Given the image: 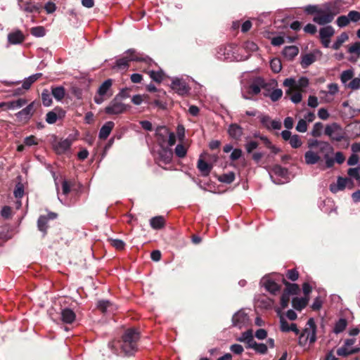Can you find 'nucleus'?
<instances>
[{
  "mask_svg": "<svg viewBox=\"0 0 360 360\" xmlns=\"http://www.w3.org/2000/svg\"><path fill=\"white\" fill-rule=\"evenodd\" d=\"M308 340L311 344L314 343L316 340V325L313 318L308 320L305 328L300 333L298 341L299 345L304 346Z\"/></svg>",
  "mask_w": 360,
  "mask_h": 360,
  "instance_id": "2",
  "label": "nucleus"
},
{
  "mask_svg": "<svg viewBox=\"0 0 360 360\" xmlns=\"http://www.w3.org/2000/svg\"><path fill=\"white\" fill-rule=\"evenodd\" d=\"M112 80L111 79H106L99 86L97 91V95L94 97V101L97 104H101L105 100L110 98L112 95L111 86Z\"/></svg>",
  "mask_w": 360,
  "mask_h": 360,
  "instance_id": "4",
  "label": "nucleus"
},
{
  "mask_svg": "<svg viewBox=\"0 0 360 360\" xmlns=\"http://www.w3.org/2000/svg\"><path fill=\"white\" fill-rule=\"evenodd\" d=\"M256 352L264 354L267 352L268 348L267 346L264 343H257L255 345L254 349Z\"/></svg>",
  "mask_w": 360,
  "mask_h": 360,
  "instance_id": "56",
  "label": "nucleus"
},
{
  "mask_svg": "<svg viewBox=\"0 0 360 360\" xmlns=\"http://www.w3.org/2000/svg\"><path fill=\"white\" fill-rule=\"evenodd\" d=\"M228 132L233 139H238L243 134V129L237 124H231L229 127Z\"/></svg>",
  "mask_w": 360,
  "mask_h": 360,
  "instance_id": "32",
  "label": "nucleus"
},
{
  "mask_svg": "<svg viewBox=\"0 0 360 360\" xmlns=\"http://www.w3.org/2000/svg\"><path fill=\"white\" fill-rule=\"evenodd\" d=\"M304 160L306 164L314 165L319 162L321 156L319 153L315 152L313 150H309L304 154Z\"/></svg>",
  "mask_w": 360,
  "mask_h": 360,
  "instance_id": "25",
  "label": "nucleus"
},
{
  "mask_svg": "<svg viewBox=\"0 0 360 360\" xmlns=\"http://www.w3.org/2000/svg\"><path fill=\"white\" fill-rule=\"evenodd\" d=\"M283 85L286 87H295L301 91L309 85V79L307 77H302L297 81L292 78H287L283 82Z\"/></svg>",
  "mask_w": 360,
  "mask_h": 360,
  "instance_id": "10",
  "label": "nucleus"
},
{
  "mask_svg": "<svg viewBox=\"0 0 360 360\" xmlns=\"http://www.w3.org/2000/svg\"><path fill=\"white\" fill-rule=\"evenodd\" d=\"M169 132L170 131L166 127L160 126L157 127L155 135L160 144L162 146L166 143Z\"/></svg>",
  "mask_w": 360,
  "mask_h": 360,
  "instance_id": "23",
  "label": "nucleus"
},
{
  "mask_svg": "<svg viewBox=\"0 0 360 360\" xmlns=\"http://www.w3.org/2000/svg\"><path fill=\"white\" fill-rule=\"evenodd\" d=\"M76 316H58L57 319H53L54 321L61 324H71L76 320Z\"/></svg>",
  "mask_w": 360,
  "mask_h": 360,
  "instance_id": "44",
  "label": "nucleus"
},
{
  "mask_svg": "<svg viewBox=\"0 0 360 360\" xmlns=\"http://www.w3.org/2000/svg\"><path fill=\"white\" fill-rule=\"evenodd\" d=\"M335 30L331 26H326L319 30L320 39L324 47L328 48L330 43V38L333 36Z\"/></svg>",
  "mask_w": 360,
  "mask_h": 360,
  "instance_id": "11",
  "label": "nucleus"
},
{
  "mask_svg": "<svg viewBox=\"0 0 360 360\" xmlns=\"http://www.w3.org/2000/svg\"><path fill=\"white\" fill-rule=\"evenodd\" d=\"M122 96V93H119L105 108V112L110 115H120L124 113L127 109L126 105L122 101H120V96Z\"/></svg>",
  "mask_w": 360,
  "mask_h": 360,
  "instance_id": "3",
  "label": "nucleus"
},
{
  "mask_svg": "<svg viewBox=\"0 0 360 360\" xmlns=\"http://www.w3.org/2000/svg\"><path fill=\"white\" fill-rule=\"evenodd\" d=\"M322 153L323 154L326 167L328 168L332 167L335 163V160L332 158V155L333 153V148L332 147L331 150L324 151Z\"/></svg>",
  "mask_w": 360,
  "mask_h": 360,
  "instance_id": "37",
  "label": "nucleus"
},
{
  "mask_svg": "<svg viewBox=\"0 0 360 360\" xmlns=\"http://www.w3.org/2000/svg\"><path fill=\"white\" fill-rule=\"evenodd\" d=\"M325 134L331 139L337 141H340L343 139L342 129L336 123L327 125L325 129Z\"/></svg>",
  "mask_w": 360,
  "mask_h": 360,
  "instance_id": "9",
  "label": "nucleus"
},
{
  "mask_svg": "<svg viewBox=\"0 0 360 360\" xmlns=\"http://www.w3.org/2000/svg\"><path fill=\"white\" fill-rule=\"evenodd\" d=\"M148 95H135L132 97L131 101L135 105H140L144 100L148 99Z\"/></svg>",
  "mask_w": 360,
  "mask_h": 360,
  "instance_id": "58",
  "label": "nucleus"
},
{
  "mask_svg": "<svg viewBox=\"0 0 360 360\" xmlns=\"http://www.w3.org/2000/svg\"><path fill=\"white\" fill-rule=\"evenodd\" d=\"M349 23V19L347 15H341L337 19V24L339 27H342L347 26Z\"/></svg>",
  "mask_w": 360,
  "mask_h": 360,
  "instance_id": "59",
  "label": "nucleus"
},
{
  "mask_svg": "<svg viewBox=\"0 0 360 360\" xmlns=\"http://www.w3.org/2000/svg\"><path fill=\"white\" fill-rule=\"evenodd\" d=\"M114 126H115V124L112 121L105 122L100 129L99 138L101 139H106L108 138V136L110 135Z\"/></svg>",
  "mask_w": 360,
  "mask_h": 360,
  "instance_id": "27",
  "label": "nucleus"
},
{
  "mask_svg": "<svg viewBox=\"0 0 360 360\" xmlns=\"http://www.w3.org/2000/svg\"><path fill=\"white\" fill-rule=\"evenodd\" d=\"M283 283L285 285L286 288L285 289V292H288L290 295H297L300 291V287L296 283H290L285 280H283Z\"/></svg>",
  "mask_w": 360,
  "mask_h": 360,
  "instance_id": "36",
  "label": "nucleus"
},
{
  "mask_svg": "<svg viewBox=\"0 0 360 360\" xmlns=\"http://www.w3.org/2000/svg\"><path fill=\"white\" fill-rule=\"evenodd\" d=\"M52 95L56 100L60 101L65 96V89L63 86L52 88Z\"/></svg>",
  "mask_w": 360,
  "mask_h": 360,
  "instance_id": "39",
  "label": "nucleus"
},
{
  "mask_svg": "<svg viewBox=\"0 0 360 360\" xmlns=\"http://www.w3.org/2000/svg\"><path fill=\"white\" fill-rule=\"evenodd\" d=\"M30 33L36 37H41L45 35L46 31H45V29L44 27L37 26V27H32L30 30Z\"/></svg>",
  "mask_w": 360,
  "mask_h": 360,
  "instance_id": "45",
  "label": "nucleus"
},
{
  "mask_svg": "<svg viewBox=\"0 0 360 360\" xmlns=\"http://www.w3.org/2000/svg\"><path fill=\"white\" fill-rule=\"evenodd\" d=\"M245 316H232V323L233 326L236 327H238L239 328H241L242 324L245 321Z\"/></svg>",
  "mask_w": 360,
  "mask_h": 360,
  "instance_id": "57",
  "label": "nucleus"
},
{
  "mask_svg": "<svg viewBox=\"0 0 360 360\" xmlns=\"http://www.w3.org/2000/svg\"><path fill=\"white\" fill-rule=\"evenodd\" d=\"M150 78L156 82L160 83L164 78V73L162 71H150L148 72Z\"/></svg>",
  "mask_w": 360,
  "mask_h": 360,
  "instance_id": "43",
  "label": "nucleus"
},
{
  "mask_svg": "<svg viewBox=\"0 0 360 360\" xmlns=\"http://www.w3.org/2000/svg\"><path fill=\"white\" fill-rule=\"evenodd\" d=\"M308 147L310 150L317 148L319 153H321L324 151H329L332 150V146L326 141H321L318 140H314L308 143Z\"/></svg>",
  "mask_w": 360,
  "mask_h": 360,
  "instance_id": "14",
  "label": "nucleus"
},
{
  "mask_svg": "<svg viewBox=\"0 0 360 360\" xmlns=\"http://www.w3.org/2000/svg\"><path fill=\"white\" fill-rule=\"evenodd\" d=\"M252 335V330L249 329L241 334V336L237 339L238 341L245 342Z\"/></svg>",
  "mask_w": 360,
  "mask_h": 360,
  "instance_id": "64",
  "label": "nucleus"
},
{
  "mask_svg": "<svg viewBox=\"0 0 360 360\" xmlns=\"http://www.w3.org/2000/svg\"><path fill=\"white\" fill-rule=\"evenodd\" d=\"M309 302V298L305 297H295L292 300V305L296 310L301 311L304 309Z\"/></svg>",
  "mask_w": 360,
  "mask_h": 360,
  "instance_id": "28",
  "label": "nucleus"
},
{
  "mask_svg": "<svg viewBox=\"0 0 360 360\" xmlns=\"http://www.w3.org/2000/svg\"><path fill=\"white\" fill-rule=\"evenodd\" d=\"M41 73H37L30 76L23 82L22 88L24 90H28L30 88L31 85L38 79H39L41 77Z\"/></svg>",
  "mask_w": 360,
  "mask_h": 360,
  "instance_id": "34",
  "label": "nucleus"
},
{
  "mask_svg": "<svg viewBox=\"0 0 360 360\" xmlns=\"http://www.w3.org/2000/svg\"><path fill=\"white\" fill-rule=\"evenodd\" d=\"M275 174L281 176H285L287 174V170L279 165H275L272 169Z\"/></svg>",
  "mask_w": 360,
  "mask_h": 360,
  "instance_id": "61",
  "label": "nucleus"
},
{
  "mask_svg": "<svg viewBox=\"0 0 360 360\" xmlns=\"http://www.w3.org/2000/svg\"><path fill=\"white\" fill-rule=\"evenodd\" d=\"M353 72L352 70H345V71H343L341 74V77H340V79H341V82L346 84L347 82L349 80H351L353 77Z\"/></svg>",
  "mask_w": 360,
  "mask_h": 360,
  "instance_id": "49",
  "label": "nucleus"
},
{
  "mask_svg": "<svg viewBox=\"0 0 360 360\" xmlns=\"http://www.w3.org/2000/svg\"><path fill=\"white\" fill-rule=\"evenodd\" d=\"M302 91L292 86L288 87L285 93L289 96L292 102L294 103H299L302 99Z\"/></svg>",
  "mask_w": 360,
  "mask_h": 360,
  "instance_id": "17",
  "label": "nucleus"
},
{
  "mask_svg": "<svg viewBox=\"0 0 360 360\" xmlns=\"http://www.w3.org/2000/svg\"><path fill=\"white\" fill-rule=\"evenodd\" d=\"M335 15L336 13L333 12L329 6H325L314 15L313 21L319 25H326L332 22Z\"/></svg>",
  "mask_w": 360,
  "mask_h": 360,
  "instance_id": "6",
  "label": "nucleus"
},
{
  "mask_svg": "<svg viewBox=\"0 0 360 360\" xmlns=\"http://www.w3.org/2000/svg\"><path fill=\"white\" fill-rule=\"evenodd\" d=\"M171 88L179 95L187 94L189 87L185 82L179 79H175L171 84Z\"/></svg>",
  "mask_w": 360,
  "mask_h": 360,
  "instance_id": "13",
  "label": "nucleus"
},
{
  "mask_svg": "<svg viewBox=\"0 0 360 360\" xmlns=\"http://www.w3.org/2000/svg\"><path fill=\"white\" fill-rule=\"evenodd\" d=\"M347 16L349 19V22H358L360 20V12L352 11L349 12Z\"/></svg>",
  "mask_w": 360,
  "mask_h": 360,
  "instance_id": "60",
  "label": "nucleus"
},
{
  "mask_svg": "<svg viewBox=\"0 0 360 360\" xmlns=\"http://www.w3.org/2000/svg\"><path fill=\"white\" fill-rule=\"evenodd\" d=\"M197 167L202 176H207L210 174V173L212 169V165L207 163L202 158V155H201L198 161Z\"/></svg>",
  "mask_w": 360,
  "mask_h": 360,
  "instance_id": "26",
  "label": "nucleus"
},
{
  "mask_svg": "<svg viewBox=\"0 0 360 360\" xmlns=\"http://www.w3.org/2000/svg\"><path fill=\"white\" fill-rule=\"evenodd\" d=\"M165 220L162 216L153 217L150 220V225L154 229H160L165 226Z\"/></svg>",
  "mask_w": 360,
  "mask_h": 360,
  "instance_id": "31",
  "label": "nucleus"
},
{
  "mask_svg": "<svg viewBox=\"0 0 360 360\" xmlns=\"http://www.w3.org/2000/svg\"><path fill=\"white\" fill-rule=\"evenodd\" d=\"M347 86L353 90L359 89L360 87V78H354Z\"/></svg>",
  "mask_w": 360,
  "mask_h": 360,
  "instance_id": "63",
  "label": "nucleus"
},
{
  "mask_svg": "<svg viewBox=\"0 0 360 360\" xmlns=\"http://www.w3.org/2000/svg\"><path fill=\"white\" fill-rule=\"evenodd\" d=\"M323 129V124L321 122H316L314 124L311 135L314 137H319L321 134V131Z\"/></svg>",
  "mask_w": 360,
  "mask_h": 360,
  "instance_id": "51",
  "label": "nucleus"
},
{
  "mask_svg": "<svg viewBox=\"0 0 360 360\" xmlns=\"http://www.w3.org/2000/svg\"><path fill=\"white\" fill-rule=\"evenodd\" d=\"M345 188H352L353 181L349 178H342L341 176L338 178L336 183L332 184L330 186V191L334 193L342 191Z\"/></svg>",
  "mask_w": 360,
  "mask_h": 360,
  "instance_id": "7",
  "label": "nucleus"
},
{
  "mask_svg": "<svg viewBox=\"0 0 360 360\" xmlns=\"http://www.w3.org/2000/svg\"><path fill=\"white\" fill-rule=\"evenodd\" d=\"M321 100L325 103H330L333 101V96L328 91L321 90L319 92Z\"/></svg>",
  "mask_w": 360,
  "mask_h": 360,
  "instance_id": "55",
  "label": "nucleus"
},
{
  "mask_svg": "<svg viewBox=\"0 0 360 360\" xmlns=\"http://www.w3.org/2000/svg\"><path fill=\"white\" fill-rule=\"evenodd\" d=\"M289 143L293 148H299L302 146L303 142L300 136L297 134L292 135V138L289 141Z\"/></svg>",
  "mask_w": 360,
  "mask_h": 360,
  "instance_id": "42",
  "label": "nucleus"
},
{
  "mask_svg": "<svg viewBox=\"0 0 360 360\" xmlns=\"http://www.w3.org/2000/svg\"><path fill=\"white\" fill-rule=\"evenodd\" d=\"M143 58L139 57L136 51L134 49H129L125 53L123 57L116 60L115 65L114 68H117L120 70L127 69L129 66L130 61H141Z\"/></svg>",
  "mask_w": 360,
  "mask_h": 360,
  "instance_id": "5",
  "label": "nucleus"
},
{
  "mask_svg": "<svg viewBox=\"0 0 360 360\" xmlns=\"http://www.w3.org/2000/svg\"><path fill=\"white\" fill-rule=\"evenodd\" d=\"M27 103V101L25 98H19L16 101L10 102H2L0 103V108L6 107L8 110H14L20 108Z\"/></svg>",
  "mask_w": 360,
  "mask_h": 360,
  "instance_id": "18",
  "label": "nucleus"
},
{
  "mask_svg": "<svg viewBox=\"0 0 360 360\" xmlns=\"http://www.w3.org/2000/svg\"><path fill=\"white\" fill-rule=\"evenodd\" d=\"M110 242L111 245L117 250H122L124 248L125 244L122 240L111 239L110 240Z\"/></svg>",
  "mask_w": 360,
  "mask_h": 360,
  "instance_id": "54",
  "label": "nucleus"
},
{
  "mask_svg": "<svg viewBox=\"0 0 360 360\" xmlns=\"http://www.w3.org/2000/svg\"><path fill=\"white\" fill-rule=\"evenodd\" d=\"M64 115L65 112L61 109H55L54 111H50L46 114V121L49 124H54L58 118L63 117Z\"/></svg>",
  "mask_w": 360,
  "mask_h": 360,
  "instance_id": "22",
  "label": "nucleus"
},
{
  "mask_svg": "<svg viewBox=\"0 0 360 360\" xmlns=\"http://www.w3.org/2000/svg\"><path fill=\"white\" fill-rule=\"evenodd\" d=\"M299 53V49L296 46H286L283 51V54L288 60H292Z\"/></svg>",
  "mask_w": 360,
  "mask_h": 360,
  "instance_id": "29",
  "label": "nucleus"
},
{
  "mask_svg": "<svg viewBox=\"0 0 360 360\" xmlns=\"http://www.w3.org/2000/svg\"><path fill=\"white\" fill-rule=\"evenodd\" d=\"M71 144V141L66 139L55 142L53 144V148L57 153L61 154L68 150L70 148Z\"/></svg>",
  "mask_w": 360,
  "mask_h": 360,
  "instance_id": "20",
  "label": "nucleus"
},
{
  "mask_svg": "<svg viewBox=\"0 0 360 360\" xmlns=\"http://www.w3.org/2000/svg\"><path fill=\"white\" fill-rule=\"evenodd\" d=\"M25 36L20 30H15L8 34V41L11 44H18L23 42Z\"/></svg>",
  "mask_w": 360,
  "mask_h": 360,
  "instance_id": "21",
  "label": "nucleus"
},
{
  "mask_svg": "<svg viewBox=\"0 0 360 360\" xmlns=\"http://www.w3.org/2000/svg\"><path fill=\"white\" fill-rule=\"evenodd\" d=\"M98 309L102 314H115L117 307L108 301H100L97 304Z\"/></svg>",
  "mask_w": 360,
  "mask_h": 360,
  "instance_id": "15",
  "label": "nucleus"
},
{
  "mask_svg": "<svg viewBox=\"0 0 360 360\" xmlns=\"http://www.w3.org/2000/svg\"><path fill=\"white\" fill-rule=\"evenodd\" d=\"M279 317H280L281 331L285 332V333L292 331L296 335L300 334V330L297 328V325L295 323L289 324L288 322L285 320V316H279Z\"/></svg>",
  "mask_w": 360,
  "mask_h": 360,
  "instance_id": "19",
  "label": "nucleus"
},
{
  "mask_svg": "<svg viewBox=\"0 0 360 360\" xmlns=\"http://www.w3.org/2000/svg\"><path fill=\"white\" fill-rule=\"evenodd\" d=\"M271 68L273 72L278 73L281 70L282 64L278 58H274L270 63Z\"/></svg>",
  "mask_w": 360,
  "mask_h": 360,
  "instance_id": "46",
  "label": "nucleus"
},
{
  "mask_svg": "<svg viewBox=\"0 0 360 360\" xmlns=\"http://www.w3.org/2000/svg\"><path fill=\"white\" fill-rule=\"evenodd\" d=\"M235 179V174L233 172L224 174L218 176V180L226 184H231Z\"/></svg>",
  "mask_w": 360,
  "mask_h": 360,
  "instance_id": "38",
  "label": "nucleus"
},
{
  "mask_svg": "<svg viewBox=\"0 0 360 360\" xmlns=\"http://www.w3.org/2000/svg\"><path fill=\"white\" fill-rule=\"evenodd\" d=\"M265 289L271 294H276L278 292L281 288L280 286L272 280H266L263 283Z\"/></svg>",
  "mask_w": 360,
  "mask_h": 360,
  "instance_id": "30",
  "label": "nucleus"
},
{
  "mask_svg": "<svg viewBox=\"0 0 360 360\" xmlns=\"http://www.w3.org/2000/svg\"><path fill=\"white\" fill-rule=\"evenodd\" d=\"M140 339V331L136 328L125 330L122 335L121 349L127 356L132 355L137 349V343Z\"/></svg>",
  "mask_w": 360,
  "mask_h": 360,
  "instance_id": "1",
  "label": "nucleus"
},
{
  "mask_svg": "<svg viewBox=\"0 0 360 360\" xmlns=\"http://www.w3.org/2000/svg\"><path fill=\"white\" fill-rule=\"evenodd\" d=\"M48 219L46 217L41 216L37 221L38 228L41 231L46 232L47 229Z\"/></svg>",
  "mask_w": 360,
  "mask_h": 360,
  "instance_id": "50",
  "label": "nucleus"
},
{
  "mask_svg": "<svg viewBox=\"0 0 360 360\" xmlns=\"http://www.w3.org/2000/svg\"><path fill=\"white\" fill-rule=\"evenodd\" d=\"M18 5L21 9L28 13L39 12L41 8L32 0H18Z\"/></svg>",
  "mask_w": 360,
  "mask_h": 360,
  "instance_id": "16",
  "label": "nucleus"
},
{
  "mask_svg": "<svg viewBox=\"0 0 360 360\" xmlns=\"http://www.w3.org/2000/svg\"><path fill=\"white\" fill-rule=\"evenodd\" d=\"M274 304L273 300L265 295H259L255 300V305L257 307L262 309L271 308Z\"/></svg>",
  "mask_w": 360,
  "mask_h": 360,
  "instance_id": "24",
  "label": "nucleus"
},
{
  "mask_svg": "<svg viewBox=\"0 0 360 360\" xmlns=\"http://www.w3.org/2000/svg\"><path fill=\"white\" fill-rule=\"evenodd\" d=\"M34 102H32L27 105L22 110L19 111L15 114V116L20 121L27 122L28 121L34 112Z\"/></svg>",
  "mask_w": 360,
  "mask_h": 360,
  "instance_id": "12",
  "label": "nucleus"
},
{
  "mask_svg": "<svg viewBox=\"0 0 360 360\" xmlns=\"http://www.w3.org/2000/svg\"><path fill=\"white\" fill-rule=\"evenodd\" d=\"M261 123L268 129H270V124L272 120L268 115H261L259 117Z\"/></svg>",
  "mask_w": 360,
  "mask_h": 360,
  "instance_id": "62",
  "label": "nucleus"
},
{
  "mask_svg": "<svg viewBox=\"0 0 360 360\" xmlns=\"http://www.w3.org/2000/svg\"><path fill=\"white\" fill-rule=\"evenodd\" d=\"M315 61V56L309 53L306 54L302 57L301 65L303 68H307Z\"/></svg>",
  "mask_w": 360,
  "mask_h": 360,
  "instance_id": "41",
  "label": "nucleus"
},
{
  "mask_svg": "<svg viewBox=\"0 0 360 360\" xmlns=\"http://www.w3.org/2000/svg\"><path fill=\"white\" fill-rule=\"evenodd\" d=\"M187 153L186 148L182 144H178L175 148V153L179 158H184Z\"/></svg>",
  "mask_w": 360,
  "mask_h": 360,
  "instance_id": "52",
  "label": "nucleus"
},
{
  "mask_svg": "<svg viewBox=\"0 0 360 360\" xmlns=\"http://www.w3.org/2000/svg\"><path fill=\"white\" fill-rule=\"evenodd\" d=\"M296 130L301 133H304L307 131V121L304 119H301L298 121Z\"/></svg>",
  "mask_w": 360,
  "mask_h": 360,
  "instance_id": "53",
  "label": "nucleus"
},
{
  "mask_svg": "<svg viewBox=\"0 0 360 360\" xmlns=\"http://www.w3.org/2000/svg\"><path fill=\"white\" fill-rule=\"evenodd\" d=\"M348 51L352 54H355L356 58L360 57V42L356 41L352 44L349 49Z\"/></svg>",
  "mask_w": 360,
  "mask_h": 360,
  "instance_id": "48",
  "label": "nucleus"
},
{
  "mask_svg": "<svg viewBox=\"0 0 360 360\" xmlns=\"http://www.w3.org/2000/svg\"><path fill=\"white\" fill-rule=\"evenodd\" d=\"M349 39L348 34L346 32H342L338 37L336 41L333 44L332 47L334 50H338L342 45L343 43L347 41Z\"/></svg>",
  "mask_w": 360,
  "mask_h": 360,
  "instance_id": "35",
  "label": "nucleus"
},
{
  "mask_svg": "<svg viewBox=\"0 0 360 360\" xmlns=\"http://www.w3.org/2000/svg\"><path fill=\"white\" fill-rule=\"evenodd\" d=\"M41 99L44 105L50 106L52 103L51 96L48 90H44L41 93Z\"/></svg>",
  "mask_w": 360,
  "mask_h": 360,
  "instance_id": "47",
  "label": "nucleus"
},
{
  "mask_svg": "<svg viewBox=\"0 0 360 360\" xmlns=\"http://www.w3.org/2000/svg\"><path fill=\"white\" fill-rule=\"evenodd\" d=\"M274 82H272L271 83L268 84L262 78L258 77L250 85L249 93L253 95H257L261 91L262 89L265 91H269V86H271L274 84Z\"/></svg>",
  "mask_w": 360,
  "mask_h": 360,
  "instance_id": "8",
  "label": "nucleus"
},
{
  "mask_svg": "<svg viewBox=\"0 0 360 360\" xmlns=\"http://www.w3.org/2000/svg\"><path fill=\"white\" fill-rule=\"evenodd\" d=\"M270 86H269V91H265L263 94L264 96H269L270 97L271 100L272 101H277L279 100L282 96H283V91L280 89H276L273 90L271 93L270 91Z\"/></svg>",
  "mask_w": 360,
  "mask_h": 360,
  "instance_id": "33",
  "label": "nucleus"
},
{
  "mask_svg": "<svg viewBox=\"0 0 360 360\" xmlns=\"http://www.w3.org/2000/svg\"><path fill=\"white\" fill-rule=\"evenodd\" d=\"M347 322L345 319H340L335 325L333 332L336 334L342 332L347 327Z\"/></svg>",
  "mask_w": 360,
  "mask_h": 360,
  "instance_id": "40",
  "label": "nucleus"
}]
</instances>
